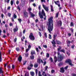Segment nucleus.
<instances>
[{
    "mask_svg": "<svg viewBox=\"0 0 76 76\" xmlns=\"http://www.w3.org/2000/svg\"><path fill=\"white\" fill-rule=\"evenodd\" d=\"M53 19V17H50L48 19V22L47 24V25L48 26V30L50 34H51V31H53V28H54Z\"/></svg>",
    "mask_w": 76,
    "mask_h": 76,
    "instance_id": "f257e3e1",
    "label": "nucleus"
},
{
    "mask_svg": "<svg viewBox=\"0 0 76 76\" xmlns=\"http://www.w3.org/2000/svg\"><path fill=\"white\" fill-rule=\"evenodd\" d=\"M58 61H62V60L63 59V57L61 55H60V53H59V52H58Z\"/></svg>",
    "mask_w": 76,
    "mask_h": 76,
    "instance_id": "f03ea898",
    "label": "nucleus"
},
{
    "mask_svg": "<svg viewBox=\"0 0 76 76\" xmlns=\"http://www.w3.org/2000/svg\"><path fill=\"white\" fill-rule=\"evenodd\" d=\"M29 38L31 41H34L35 39V37L34 36V34L33 33H31L29 36Z\"/></svg>",
    "mask_w": 76,
    "mask_h": 76,
    "instance_id": "7ed1b4c3",
    "label": "nucleus"
},
{
    "mask_svg": "<svg viewBox=\"0 0 76 76\" xmlns=\"http://www.w3.org/2000/svg\"><path fill=\"white\" fill-rule=\"evenodd\" d=\"M23 16L24 18H28V13L26 11H24L23 12Z\"/></svg>",
    "mask_w": 76,
    "mask_h": 76,
    "instance_id": "20e7f679",
    "label": "nucleus"
},
{
    "mask_svg": "<svg viewBox=\"0 0 76 76\" xmlns=\"http://www.w3.org/2000/svg\"><path fill=\"white\" fill-rule=\"evenodd\" d=\"M42 5L45 10L47 12H48V11H49V9L48 8V7L45 6V4H42Z\"/></svg>",
    "mask_w": 76,
    "mask_h": 76,
    "instance_id": "39448f33",
    "label": "nucleus"
},
{
    "mask_svg": "<svg viewBox=\"0 0 76 76\" xmlns=\"http://www.w3.org/2000/svg\"><path fill=\"white\" fill-rule=\"evenodd\" d=\"M65 62L66 63H69V65L71 66H73V64H72V61H71V60H70V59H68L66 60V61Z\"/></svg>",
    "mask_w": 76,
    "mask_h": 76,
    "instance_id": "423d86ee",
    "label": "nucleus"
},
{
    "mask_svg": "<svg viewBox=\"0 0 76 76\" xmlns=\"http://www.w3.org/2000/svg\"><path fill=\"white\" fill-rule=\"evenodd\" d=\"M51 43L53 44V45L54 47V48H55V47H56V42H55V39H53V41L51 42Z\"/></svg>",
    "mask_w": 76,
    "mask_h": 76,
    "instance_id": "0eeeda50",
    "label": "nucleus"
},
{
    "mask_svg": "<svg viewBox=\"0 0 76 76\" xmlns=\"http://www.w3.org/2000/svg\"><path fill=\"white\" fill-rule=\"evenodd\" d=\"M54 2L55 4H56V5H58V7H60V4L59 3H60V1H54Z\"/></svg>",
    "mask_w": 76,
    "mask_h": 76,
    "instance_id": "6e6552de",
    "label": "nucleus"
},
{
    "mask_svg": "<svg viewBox=\"0 0 76 76\" xmlns=\"http://www.w3.org/2000/svg\"><path fill=\"white\" fill-rule=\"evenodd\" d=\"M18 29H19V28L18 27V26H16V28H15L13 29L14 32H17L18 31Z\"/></svg>",
    "mask_w": 76,
    "mask_h": 76,
    "instance_id": "1a4fd4ad",
    "label": "nucleus"
},
{
    "mask_svg": "<svg viewBox=\"0 0 76 76\" xmlns=\"http://www.w3.org/2000/svg\"><path fill=\"white\" fill-rule=\"evenodd\" d=\"M22 59V57L21 56V55H20L18 58V60L19 62H21Z\"/></svg>",
    "mask_w": 76,
    "mask_h": 76,
    "instance_id": "9d476101",
    "label": "nucleus"
},
{
    "mask_svg": "<svg viewBox=\"0 0 76 76\" xmlns=\"http://www.w3.org/2000/svg\"><path fill=\"white\" fill-rule=\"evenodd\" d=\"M29 13L31 17H32V18H34V17L35 16V15L34 14V13H32L31 11H29Z\"/></svg>",
    "mask_w": 76,
    "mask_h": 76,
    "instance_id": "9b49d317",
    "label": "nucleus"
},
{
    "mask_svg": "<svg viewBox=\"0 0 76 76\" xmlns=\"http://www.w3.org/2000/svg\"><path fill=\"white\" fill-rule=\"evenodd\" d=\"M39 15L40 18H41V19H42V18H43V16L42 15H41V11L39 12Z\"/></svg>",
    "mask_w": 76,
    "mask_h": 76,
    "instance_id": "f8f14e48",
    "label": "nucleus"
},
{
    "mask_svg": "<svg viewBox=\"0 0 76 76\" xmlns=\"http://www.w3.org/2000/svg\"><path fill=\"white\" fill-rule=\"evenodd\" d=\"M60 72H61V73H64V68H61L60 69Z\"/></svg>",
    "mask_w": 76,
    "mask_h": 76,
    "instance_id": "ddd939ff",
    "label": "nucleus"
},
{
    "mask_svg": "<svg viewBox=\"0 0 76 76\" xmlns=\"http://www.w3.org/2000/svg\"><path fill=\"white\" fill-rule=\"evenodd\" d=\"M56 42L57 44H58L59 45H61V43L60 42V41H58L57 40H56Z\"/></svg>",
    "mask_w": 76,
    "mask_h": 76,
    "instance_id": "4468645a",
    "label": "nucleus"
},
{
    "mask_svg": "<svg viewBox=\"0 0 76 76\" xmlns=\"http://www.w3.org/2000/svg\"><path fill=\"white\" fill-rule=\"evenodd\" d=\"M42 13L43 16L45 15V12H44V10H42Z\"/></svg>",
    "mask_w": 76,
    "mask_h": 76,
    "instance_id": "2eb2a0df",
    "label": "nucleus"
},
{
    "mask_svg": "<svg viewBox=\"0 0 76 76\" xmlns=\"http://www.w3.org/2000/svg\"><path fill=\"white\" fill-rule=\"evenodd\" d=\"M38 64L37 63H35L34 64V67L35 68H37V67H38Z\"/></svg>",
    "mask_w": 76,
    "mask_h": 76,
    "instance_id": "dca6fc26",
    "label": "nucleus"
},
{
    "mask_svg": "<svg viewBox=\"0 0 76 76\" xmlns=\"http://www.w3.org/2000/svg\"><path fill=\"white\" fill-rule=\"evenodd\" d=\"M30 75L32 76H34L35 75V73L33 72H30Z\"/></svg>",
    "mask_w": 76,
    "mask_h": 76,
    "instance_id": "f3484780",
    "label": "nucleus"
},
{
    "mask_svg": "<svg viewBox=\"0 0 76 76\" xmlns=\"http://www.w3.org/2000/svg\"><path fill=\"white\" fill-rule=\"evenodd\" d=\"M31 55H34V54H35V52L34 50H32L31 52Z\"/></svg>",
    "mask_w": 76,
    "mask_h": 76,
    "instance_id": "a211bd4d",
    "label": "nucleus"
},
{
    "mask_svg": "<svg viewBox=\"0 0 76 76\" xmlns=\"http://www.w3.org/2000/svg\"><path fill=\"white\" fill-rule=\"evenodd\" d=\"M57 37V34L54 33L53 35V39H56V37Z\"/></svg>",
    "mask_w": 76,
    "mask_h": 76,
    "instance_id": "6ab92c4d",
    "label": "nucleus"
},
{
    "mask_svg": "<svg viewBox=\"0 0 76 76\" xmlns=\"http://www.w3.org/2000/svg\"><path fill=\"white\" fill-rule=\"evenodd\" d=\"M41 59L39 58H38L37 59V62L39 64H40L41 63Z\"/></svg>",
    "mask_w": 76,
    "mask_h": 76,
    "instance_id": "aec40b11",
    "label": "nucleus"
},
{
    "mask_svg": "<svg viewBox=\"0 0 76 76\" xmlns=\"http://www.w3.org/2000/svg\"><path fill=\"white\" fill-rule=\"evenodd\" d=\"M59 48H58V52H59V51L60 52V50H61V47L60 46H59Z\"/></svg>",
    "mask_w": 76,
    "mask_h": 76,
    "instance_id": "412c9836",
    "label": "nucleus"
},
{
    "mask_svg": "<svg viewBox=\"0 0 76 76\" xmlns=\"http://www.w3.org/2000/svg\"><path fill=\"white\" fill-rule=\"evenodd\" d=\"M70 26L74 27V23L73 22H71L70 23Z\"/></svg>",
    "mask_w": 76,
    "mask_h": 76,
    "instance_id": "4be33fe9",
    "label": "nucleus"
},
{
    "mask_svg": "<svg viewBox=\"0 0 76 76\" xmlns=\"http://www.w3.org/2000/svg\"><path fill=\"white\" fill-rule=\"evenodd\" d=\"M54 58L55 59V63H56L57 62V58L56 56H54Z\"/></svg>",
    "mask_w": 76,
    "mask_h": 76,
    "instance_id": "5701e85b",
    "label": "nucleus"
},
{
    "mask_svg": "<svg viewBox=\"0 0 76 76\" xmlns=\"http://www.w3.org/2000/svg\"><path fill=\"white\" fill-rule=\"evenodd\" d=\"M3 71L2 70V68H0V73H3Z\"/></svg>",
    "mask_w": 76,
    "mask_h": 76,
    "instance_id": "b1692460",
    "label": "nucleus"
},
{
    "mask_svg": "<svg viewBox=\"0 0 76 76\" xmlns=\"http://www.w3.org/2000/svg\"><path fill=\"white\" fill-rule=\"evenodd\" d=\"M13 17H14V19H16V18H17V16L15 15V14H14Z\"/></svg>",
    "mask_w": 76,
    "mask_h": 76,
    "instance_id": "393cba45",
    "label": "nucleus"
},
{
    "mask_svg": "<svg viewBox=\"0 0 76 76\" xmlns=\"http://www.w3.org/2000/svg\"><path fill=\"white\" fill-rule=\"evenodd\" d=\"M34 56H33V55H32L30 56V58L32 59H34Z\"/></svg>",
    "mask_w": 76,
    "mask_h": 76,
    "instance_id": "a878e982",
    "label": "nucleus"
},
{
    "mask_svg": "<svg viewBox=\"0 0 76 76\" xmlns=\"http://www.w3.org/2000/svg\"><path fill=\"white\" fill-rule=\"evenodd\" d=\"M24 54H25L26 57H28V56H29V53H25Z\"/></svg>",
    "mask_w": 76,
    "mask_h": 76,
    "instance_id": "bb28decb",
    "label": "nucleus"
},
{
    "mask_svg": "<svg viewBox=\"0 0 76 76\" xmlns=\"http://www.w3.org/2000/svg\"><path fill=\"white\" fill-rule=\"evenodd\" d=\"M17 9H18L19 11H20V7H19V5L17 6Z\"/></svg>",
    "mask_w": 76,
    "mask_h": 76,
    "instance_id": "cd10ccee",
    "label": "nucleus"
},
{
    "mask_svg": "<svg viewBox=\"0 0 76 76\" xmlns=\"http://www.w3.org/2000/svg\"><path fill=\"white\" fill-rule=\"evenodd\" d=\"M0 61H1V53L0 52Z\"/></svg>",
    "mask_w": 76,
    "mask_h": 76,
    "instance_id": "c85d7f7f",
    "label": "nucleus"
},
{
    "mask_svg": "<svg viewBox=\"0 0 76 76\" xmlns=\"http://www.w3.org/2000/svg\"><path fill=\"white\" fill-rule=\"evenodd\" d=\"M25 76H29V72H27L25 74Z\"/></svg>",
    "mask_w": 76,
    "mask_h": 76,
    "instance_id": "c756f323",
    "label": "nucleus"
},
{
    "mask_svg": "<svg viewBox=\"0 0 76 76\" xmlns=\"http://www.w3.org/2000/svg\"><path fill=\"white\" fill-rule=\"evenodd\" d=\"M38 76H42V75L41 74V72L39 71L38 72Z\"/></svg>",
    "mask_w": 76,
    "mask_h": 76,
    "instance_id": "7c9ffc66",
    "label": "nucleus"
},
{
    "mask_svg": "<svg viewBox=\"0 0 76 76\" xmlns=\"http://www.w3.org/2000/svg\"><path fill=\"white\" fill-rule=\"evenodd\" d=\"M58 14H59V12H57L56 14V18H58Z\"/></svg>",
    "mask_w": 76,
    "mask_h": 76,
    "instance_id": "2f4dec72",
    "label": "nucleus"
},
{
    "mask_svg": "<svg viewBox=\"0 0 76 76\" xmlns=\"http://www.w3.org/2000/svg\"><path fill=\"white\" fill-rule=\"evenodd\" d=\"M40 0L41 3H42V4H42V3H43V2H44V3H45L46 2L45 0Z\"/></svg>",
    "mask_w": 76,
    "mask_h": 76,
    "instance_id": "473e14b6",
    "label": "nucleus"
},
{
    "mask_svg": "<svg viewBox=\"0 0 76 76\" xmlns=\"http://www.w3.org/2000/svg\"><path fill=\"white\" fill-rule=\"evenodd\" d=\"M61 52H62V53H65V50L64 49H62L60 51Z\"/></svg>",
    "mask_w": 76,
    "mask_h": 76,
    "instance_id": "72a5a7b5",
    "label": "nucleus"
},
{
    "mask_svg": "<svg viewBox=\"0 0 76 76\" xmlns=\"http://www.w3.org/2000/svg\"><path fill=\"white\" fill-rule=\"evenodd\" d=\"M10 3L11 6H13V0H11V1Z\"/></svg>",
    "mask_w": 76,
    "mask_h": 76,
    "instance_id": "f704fd0d",
    "label": "nucleus"
},
{
    "mask_svg": "<svg viewBox=\"0 0 76 76\" xmlns=\"http://www.w3.org/2000/svg\"><path fill=\"white\" fill-rule=\"evenodd\" d=\"M18 20L20 23H21V22H22V19L19 18L18 19Z\"/></svg>",
    "mask_w": 76,
    "mask_h": 76,
    "instance_id": "c9c22d12",
    "label": "nucleus"
},
{
    "mask_svg": "<svg viewBox=\"0 0 76 76\" xmlns=\"http://www.w3.org/2000/svg\"><path fill=\"white\" fill-rule=\"evenodd\" d=\"M58 23L59 25H60L61 26V24H62V22H61V21H60L58 22Z\"/></svg>",
    "mask_w": 76,
    "mask_h": 76,
    "instance_id": "e433bc0d",
    "label": "nucleus"
},
{
    "mask_svg": "<svg viewBox=\"0 0 76 76\" xmlns=\"http://www.w3.org/2000/svg\"><path fill=\"white\" fill-rule=\"evenodd\" d=\"M16 4H17V5H18L19 4V0H17L16 1Z\"/></svg>",
    "mask_w": 76,
    "mask_h": 76,
    "instance_id": "4c0bfd02",
    "label": "nucleus"
},
{
    "mask_svg": "<svg viewBox=\"0 0 76 76\" xmlns=\"http://www.w3.org/2000/svg\"><path fill=\"white\" fill-rule=\"evenodd\" d=\"M48 66H46L45 67V70H47V69H48Z\"/></svg>",
    "mask_w": 76,
    "mask_h": 76,
    "instance_id": "58836bf2",
    "label": "nucleus"
},
{
    "mask_svg": "<svg viewBox=\"0 0 76 76\" xmlns=\"http://www.w3.org/2000/svg\"><path fill=\"white\" fill-rule=\"evenodd\" d=\"M8 16H9V17H11V13H8Z\"/></svg>",
    "mask_w": 76,
    "mask_h": 76,
    "instance_id": "ea45409f",
    "label": "nucleus"
},
{
    "mask_svg": "<svg viewBox=\"0 0 76 76\" xmlns=\"http://www.w3.org/2000/svg\"><path fill=\"white\" fill-rule=\"evenodd\" d=\"M35 72V73L36 75H37L38 74V69H36Z\"/></svg>",
    "mask_w": 76,
    "mask_h": 76,
    "instance_id": "a19ab883",
    "label": "nucleus"
},
{
    "mask_svg": "<svg viewBox=\"0 0 76 76\" xmlns=\"http://www.w3.org/2000/svg\"><path fill=\"white\" fill-rule=\"evenodd\" d=\"M31 69H32V68L30 66H28V67H27V69H28V70H31Z\"/></svg>",
    "mask_w": 76,
    "mask_h": 76,
    "instance_id": "79ce46f5",
    "label": "nucleus"
},
{
    "mask_svg": "<svg viewBox=\"0 0 76 76\" xmlns=\"http://www.w3.org/2000/svg\"><path fill=\"white\" fill-rule=\"evenodd\" d=\"M49 56H50V55L48 53H47L46 54L47 57L48 58V57H49Z\"/></svg>",
    "mask_w": 76,
    "mask_h": 76,
    "instance_id": "37998d69",
    "label": "nucleus"
},
{
    "mask_svg": "<svg viewBox=\"0 0 76 76\" xmlns=\"http://www.w3.org/2000/svg\"><path fill=\"white\" fill-rule=\"evenodd\" d=\"M28 10H29V11H31V10H32V8L29 7V8H28Z\"/></svg>",
    "mask_w": 76,
    "mask_h": 76,
    "instance_id": "c03bdc74",
    "label": "nucleus"
},
{
    "mask_svg": "<svg viewBox=\"0 0 76 76\" xmlns=\"http://www.w3.org/2000/svg\"><path fill=\"white\" fill-rule=\"evenodd\" d=\"M27 61H24L23 62V65H25V64H26V63Z\"/></svg>",
    "mask_w": 76,
    "mask_h": 76,
    "instance_id": "a18cd8bd",
    "label": "nucleus"
},
{
    "mask_svg": "<svg viewBox=\"0 0 76 76\" xmlns=\"http://www.w3.org/2000/svg\"><path fill=\"white\" fill-rule=\"evenodd\" d=\"M44 35L45 37H46V38H47V33H45Z\"/></svg>",
    "mask_w": 76,
    "mask_h": 76,
    "instance_id": "49530a36",
    "label": "nucleus"
},
{
    "mask_svg": "<svg viewBox=\"0 0 76 76\" xmlns=\"http://www.w3.org/2000/svg\"><path fill=\"white\" fill-rule=\"evenodd\" d=\"M36 50L37 53H38L39 52V49H38V48H36Z\"/></svg>",
    "mask_w": 76,
    "mask_h": 76,
    "instance_id": "de8ad7c7",
    "label": "nucleus"
},
{
    "mask_svg": "<svg viewBox=\"0 0 76 76\" xmlns=\"http://www.w3.org/2000/svg\"><path fill=\"white\" fill-rule=\"evenodd\" d=\"M30 66L31 67H32L34 66V65H33V64L31 63L30 64Z\"/></svg>",
    "mask_w": 76,
    "mask_h": 76,
    "instance_id": "09e8293b",
    "label": "nucleus"
},
{
    "mask_svg": "<svg viewBox=\"0 0 76 76\" xmlns=\"http://www.w3.org/2000/svg\"><path fill=\"white\" fill-rule=\"evenodd\" d=\"M39 33V36L41 37L42 36V34H41V32H40L39 31L38 32Z\"/></svg>",
    "mask_w": 76,
    "mask_h": 76,
    "instance_id": "8fccbe9b",
    "label": "nucleus"
},
{
    "mask_svg": "<svg viewBox=\"0 0 76 76\" xmlns=\"http://www.w3.org/2000/svg\"><path fill=\"white\" fill-rule=\"evenodd\" d=\"M10 26H13V23H10Z\"/></svg>",
    "mask_w": 76,
    "mask_h": 76,
    "instance_id": "3c124183",
    "label": "nucleus"
},
{
    "mask_svg": "<svg viewBox=\"0 0 76 76\" xmlns=\"http://www.w3.org/2000/svg\"><path fill=\"white\" fill-rule=\"evenodd\" d=\"M29 49H26V53H28V51H29Z\"/></svg>",
    "mask_w": 76,
    "mask_h": 76,
    "instance_id": "603ef678",
    "label": "nucleus"
},
{
    "mask_svg": "<svg viewBox=\"0 0 76 76\" xmlns=\"http://www.w3.org/2000/svg\"><path fill=\"white\" fill-rule=\"evenodd\" d=\"M16 50H17V51H19V50H20V49H19V48H16Z\"/></svg>",
    "mask_w": 76,
    "mask_h": 76,
    "instance_id": "864d4df0",
    "label": "nucleus"
},
{
    "mask_svg": "<svg viewBox=\"0 0 76 76\" xmlns=\"http://www.w3.org/2000/svg\"><path fill=\"white\" fill-rule=\"evenodd\" d=\"M43 47L44 48H47V46L46 45H43Z\"/></svg>",
    "mask_w": 76,
    "mask_h": 76,
    "instance_id": "5fc2aeb1",
    "label": "nucleus"
},
{
    "mask_svg": "<svg viewBox=\"0 0 76 76\" xmlns=\"http://www.w3.org/2000/svg\"><path fill=\"white\" fill-rule=\"evenodd\" d=\"M50 60L51 62H53V58H50Z\"/></svg>",
    "mask_w": 76,
    "mask_h": 76,
    "instance_id": "6e6d98bb",
    "label": "nucleus"
},
{
    "mask_svg": "<svg viewBox=\"0 0 76 76\" xmlns=\"http://www.w3.org/2000/svg\"><path fill=\"white\" fill-rule=\"evenodd\" d=\"M67 44H70L71 42H70V41L67 40Z\"/></svg>",
    "mask_w": 76,
    "mask_h": 76,
    "instance_id": "4d7b16f0",
    "label": "nucleus"
},
{
    "mask_svg": "<svg viewBox=\"0 0 76 76\" xmlns=\"http://www.w3.org/2000/svg\"><path fill=\"white\" fill-rule=\"evenodd\" d=\"M71 75L72 76H76V74H72Z\"/></svg>",
    "mask_w": 76,
    "mask_h": 76,
    "instance_id": "13d9d810",
    "label": "nucleus"
},
{
    "mask_svg": "<svg viewBox=\"0 0 76 76\" xmlns=\"http://www.w3.org/2000/svg\"><path fill=\"white\" fill-rule=\"evenodd\" d=\"M46 63H47V62H46V61L44 62L43 64V66H44L45 65V64H46Z\"/></svg>",
    "mask_w": 76,
    "mask_h": 76,
    "instance_id": "bf43d9fd",
    "label": "nucleus"
},
{
    "mask_svg": "<svg viewBox=\"0 0 76 76\" xmlns=\"http://www.w3.org/2000/svg\"><path fill=\"white\" fill-rule=\"evenodd\" d=\"M31 45H29L28 46V49H29V48H31Z\"/></svg>",
    "mask_w": 76,
    "mask_h": 76,
    "instance_id": "052dcab7",
    "label": "nucleus"
},
{
    "mask_svg": "<svg viewBox=\"0 0 76 76\" xmlns=\"http://www.w3.org/2000/svg\"><path fill=\"white\" fill-rule=\"evenodd\" d=\"M49 39H51V35L50 34H49Z\"/></svg>",
    "mask_w": 76,
    "mask_h": 76,
    "instance_id": "680f3d73",
    "label": "nucleus"
},
{
    "mask_svg": "<svg viewBox=\"0 0 76 76\" xmlns=\"http://www.w3.org/2000/svg\"><path fill=\"white\" fill-rule=\"evenodd\" d=\"M54 72H55L54 70H52L51 71V73H53Z\"/></svg>",
    "mask_w": 76,
    "mask_h": 76,
    "instance_id": "e2e57ef3",
    "label": "nucleus"
},
{
    "mask_svg": "<svg viewBox=\"0 0 76 76\" xmlns=\"http://www.w3.org/2000/svg\"><path fill=\"white\" fill-rule=\"evenodd\" d=\"M68 68V66H66V67H64V69L65 70H66V69H67Z\"/></svg>",
    "mask_w": 76,
    "mask_h": 76,
    "instance_id": "0e129e2a",
    "label": "nucleus"
},
{
    "mask_svg": "<svg viewBox=\"0 0 76 76\" xmlns=\"http://www.w3.org/2000/svg\"><path fill=\"white\" fill-rule=\"evenodd\" d=\"M45 74H45V72H43V73L42 74V75H45Z\"/></svg>",
    "mask_w": 76,
    "mask_h": 76,
    "instance_id": "69168bd1",
    "label": "nucleus"
},
{
    "mask_svg": "<svg viewBox=\"0 0 76 76\" xmlns=\"http://www.w3.org/2000/svg\"><path fill=\"white\" fill-rule=\"evenodd\" d=\"M10 7H8L7 8V10H10Z\"/></svg>",
    "mask_w": 76,
    "mask_h": 76,
    "instance_id": "338daca9",
    "label": "nucleus"
},
{
    "mask_svg": "<svg viewBox=\"0 0 76 76\" xmlns=\"http://www.w3.org/2000/svg\"><path fill=\"white\" fill-rule=\"evenodd\" d=\"M68 36H71V35H72V34H71V33H69L68 34Z\"/></svg>",
    "mask_w": 76,
    "mask_h": 76,
    "instance_id": "774afa93",
    "label": "nucleus"
}]
</instances>
